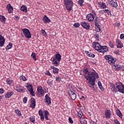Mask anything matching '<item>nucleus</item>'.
Returning a JSON list of instances; mask_svg holds the SVG:
<instances>
[{"label": "nucleus", "instance_id": "1", "mask_svg": "<svg viewBox=\"0 0 124 124\" xmlns=\"http://www.w3.org/2000/svg\"><path fill=\"white\" fill-rule=\"evenodd\" d=\"M84 72V76L86 80H88V83H89L90 88H92L93 91L95 89H94V85H95V79H98L99 78L98 74L94 70L93 72H89V69L88 68L84 69L83 70Z\"/></svg>", "mask_w": 124, "mask_h": 124}, {"label": "nucleus", "instance_id": "2", "mask_svg": "<svg viewBox=\"0 0 124 124\" xmlns=\"http://www.w3.org/2000/svg\"><path fill=\"white\" fill-rule=\"evenodd\" d=\"M110 89L112 93H116L117 92L121 93H124V85L122 82H116L113 84L112 82L109 83Z\"/></svg>", "mask_w": 124, "mask_h": 124}, {"label": "nucleus", "instance_id": "3", "mask_svg": "<svg viewBox=\"0 0 124 124\" xmlns=\"http://www.w3.org/2000/svg\"><path fill=\"white\" fill-rule=\"evenodd\" d=\"M93 47L99 53H106L108 52V47L106 46H101L98 43L93 42Z\"/></svg>", "mask_w": 124, "mask_h": 124}, {"label": "nucleus", "instance_id": "4", "mask_svg": "<svg viewBox=\"0 0 124 124\" xmlns=\"http://www.w3.org/2000/svg\"><path fill=\"white\" fill-rule=\"evenodd\" d=\"M44 113V114H43V110L42 109H40L38 111V115L40 116V118L41 121L42 122H44L45 118L46 121H49V117H48V116H49V112L46 110H45Z\"/></svg>", "mask_w": 124, "mask_h": 124}, {"label": "nucleus", "instance_id": "5", "mask_svg": "<svg viewBox=\"0 0 124 124\" xmlns=\"http://www.w3.org/2000/svg\"><path fill=\"white\" fill-rule=\"evenodd\" d=\"M63 3L67 11L70 12L74 5L73 1L72 0H63Z\"/></svg>", "mask_w": 124, "mask_h": 124}, {"label": "nucleus", "instance_id": "6", "mask_svg": "<svg viewBox=\"0 0 124 124\" xmlns=\"http://www.w3.org/2000/svg\"><path fill=\"white\" fill-rule=\"evenodd\" d=\"M105 58L107 61H108V62L109 64H114L116 62V61H117L116 58L109 55H105Z\"/></svg>", "mask_w": 124, "mask_h": 124}, {"label": "nucleus", "instance_id": "7", "mask_svg": "<svg viewBox=\"0 0 124 124\" xmlns=\"http://www.w3.org/2000/svg\"><path fill=\"white\" fill-rule=\"evenodd\" d=\"M22 31L23 32V34L25 37L27 38H31V32L30 30L28 29H22Z\"/></svg>", "mask_w": 124, "mask_h": 124}, {"label": "nucleus", "instance_id": "8", "mask_svg": "<svg viewBox=\"0 0 124 124\" xmlns=\"http://www.w3.org/2000/svg\"><path fill=\"white\" fill-rule=\"evenodd\" d=\"M113 69L117 71H124V67L122 65L114 64L112 65Z\"/></svg>", "mask_w": 124, "mask_h": 124}, {"label": "nucleus", "instance_id": "9", "mask_svg": "<svg viewBox=\"0 0 124 124\" xmlns=\"http://www.w3.org/2000/svg\"><path fill=\"white\" fill-rule=\"evenodd\" d=\"M26 88H27L28 91H29V92H30V94L32 96H35V95L34 94V92H33V88H32V84L29 85L28 86H26Z\"/></svg>", "mask_w": 124, "mask_h": 124}, {"label": "nucleus", "instance_id": "10", "mask_svg": "<svg viewBox=\"0 0 124 124\" xmlns=\"http://www.w3.org/2000/svg\"><path fill=\"white\" fill-rule=\"evenodd\" d=\"M69 96L71 97L72 100H75L77 97V95L74 92L71 90L68 91Z\"/></svg>", "mask_w": 124, "mask_h": 124}, {"label": "nucleus", "instance_id": "11", "mask_svg": "<svg viewBox=\"0 0 124 124\" xmlns=\"http://www.w3.org/2000/svg\"><path fill=\"white\" fill-rule=\"evenodd\" d=\"M111 116H112L111 110H110V109H106L105 111V117L106 119H110L111 118Z\"/></svg>", "mask_w": 124, "mask_h": 124}, {"label": "nucleus", "instance_id": "12", "mask_svg": "<svg viewBox=\"0 0 124 124\" xmlns=\"http://www.w3.org/2000/svg\"><path fill=\"white\" fill-rule=\"evenodd\" d=\"M80 24L81 26H82L84 29H85L86 30H90V26L89 23L86 21H83L81 22Z\"/></svg>", "mask_w": 124, "mask_h": 124}, {"label": "nucleus", "instance_id": "13", "mask_svg": "<svg viewBox=\"0 0 124 124\" xmlns=\"http://www.w3.org/2000/svg\"><path fill=\"white\" fill-rule=\"evenodd\" d=\"M36 105V102H35V99L33 97L31 98V105L30 107L32 109L35 108V106Z\"/></svg>", "mask_w": 124, "mask_h": 124}, {"label": "nucleus", "instance_id": "14", "mask_svg": "<svg viewBox=\"0 0 124 124\" xmlns=\"http://www.w3.org/2000/svg\"><path fill=\"white\" fill-rule=\"evenodd\" d=\"M45 100V102L46 103H47V105H50L52 102H51V98L50 97H49V96L48 95V94H46L45 95V98L44 99Z\"/></svg>", "mask_w": 124, "mask_h": 124}, {"label": "nucleus", "instance_id": "15", "mask_svg": "<svg viewBox=\"0 0 124 124\" xmlns=\"http://www.w3.org/2000/svg\"><path fill=\"white\" fill-rule=\"evenodd\" d=\"M109 3L111 4L112 7H118V2H117V0H109Z\"/></svg>", "mask_w": 124, "mask_h": 124}, {"label": "nucleus", "instance_id": "16", "mask_svg": "<svg viewBox=\"0 0 124 124\" xmlns=\"http://www.w3.org/2000/svg\"><path fill=\"white\" fill-rule=\"evenodd\" d=\"M86 18L88 20L89 22H93V20H94V17L91 13L87 15Z\"/></svg>", "mask_w": 124, "mask_h": 124}, {"label": "nucleus", "instance_id": "17", "mask_svg": "<svg viewBox=\"0 0 124 124\" xmlns=\"http://www.w3.org/2000/svg\"><path fill=\"white\" fill-rule=\"evenodd\" d=\"M16 91L17 92V93H22L24 91V87L20 85H17L16 87Z\"/></svg>", "mask_w": 124, "mask_h": 124}, {"label": "nucleus", "instance_id": "18", "mask_svg": "<svg viewBox=\"0 0 124 124\" xmlns=\"http://www.w3.org/2000/svg\"><path fill=\"white\" fill-rule=\"evenodd\" d=\"M43 21L44 24H49L51 22V19L48 18V16L46 15H45L43 18Z\"/></svg>", "mask_w": 124, "mask_h": 124}, {"label": "nucleus", "instance_id": "19", "mask_svg": "<svg viewBox=\"0 0 124 124\" xmlns=\"http://www.w3.org/2000/svg\"><path fill=\"white\" fill-rule=\"evenodd\" d=\"M6 9L8 10V13L9 14H11V13H13V7L11 6V4H8L7 5Z\"/></svg>", "mask_w": 124, "mask_h": 124}, {"label": "nucleus", "instance_id": "20", "mask_svg": "<svg viewBox=\"0 0 124 124\" xmlns=\"http://www.w3.org/2000/svg\"><path fill=\"white\" fill-rule=\"evenodd\" d=\"M116 44L117 48H119V49H122L124 47V44L119 39L116 40Z\"/></svg>", "mask_w": 124, "mask_h": 124}, {"label": "nucleus", "instance_id": "21", "mask_svg": "<svg viewBox=\"0 0 124 124\" xmlns=\"http://www.w3.org/2000/svg\"><path fill=\"white\" fill-rule=\"evenodd\" d=\"M99 7L101 9H106V8L107 7V5H106V3L104 2H99L98 3Z\"/></svg>", "mask_w": 124, "mask_h": 124}, {"label": "nucleus", "instance_id": "22", "mask_svg": "<svg viewBox=\"0 0 124 124\" xmlns=\"http://www.w3.org/2000/svg\"><path fill=\"white\" fill-rule=\"evenodd\" d=\"M4 42H5L4 37L0 35V47H3L4 46Z\"/></svg>", "mask_w": 124, "mask_h": 124}, {"label": "nucleus", "instance_id": "23", "mask_svg": "<svg viewBox=\"0 0 124 124\" xmlns=\"http://www.w3.org/2000/svg\"><path fill=\"white\" fill-rule=\"evenodd\" d=\"M13 94H14V92L12 91L7 92L5 96L6 98H10Z\"/></svg>", "mask_w": 124, "mask_h": 124}, {"label": "nucleus", "instance_id": "24", "mask_svg": "<svg viewBox=\"0 0 124 124\" xmlns=\"http://www.w3.org/2000/svg\"><path fill=\"white\" fill-rule=\"evenodd\" d=\"M37 92L40 93V94H41L42 95H44V90H43V88H42V87H38L37 89Z\"/></svg>", "mask_w": 124, "mask_h": 124}, {"label": "nucleus", "instance_id": "25", "mask_svg": "<svg viewBox=\"0 0 124 124\" xmlns=\"http://www.w3.org/2000/svg\"><path fill=\"white\" fill-rule=\"evenodd\" d=\"M50 68L51 69H53V72L54 74H58L59 73V71L60 70L58 68L54 66H51Z\"/></svg>", "mask_w": 124, "mask_h": 124}, {"label": "nucleus", "instance_id": "26", "mask_svg": "<svg viewBox=\"0 0 124 124\" xmlns=\"http://www.w3.org/2000/svg\"><path fill=\"white\" fill-rule=\"evenodd\" d=\"M54 59L57 60L59 62H61L62 60V55H61L60 53L56 54H55V58H54Z\"/></svg>", "mask_w": 124, "mask_h": 124}, {"label": "nucleus", "instance_id": "27", "mask_svg": "<svg viewBox=\"0 0 124 124\" xmlns=\"http://www.w3.org/2000/svg\"><path fill=\"white\" fill-rule=\"evenodd\" d=\"M85 54L87 55V57H89V58H94L95 55L89 51H85Z\"/></svg>", "mask_w": 124, "mask_h": 124}, {"label": "nucleus", "instance_id": "28", "mask_svg": "<svg viewBox=\"0 0 124 124\" xmlns=\"http://www.w3.org/2000/svg\"><path fill=\"white\" fill-rule=\"evenodd\" d=\"M116 114L119 117V118H123V114L121 112V110L119 108H117L116 110Z\"/></svg>", "mask_w": 124, "mask_h": 124}, {"label": "nucleus", "instance_id": "29", "mask_svg": "<svg viewBox=\"0 0 124 124\" xmlns=\"http://www.w3.org/2000/svg\"><path fill=\"white\" fill-rule=\"evenodd\" d=\"M0 21L2 24H5V21H6V18L4 17L3 15H0Z\"/></svg>", "mask_w": 124, "mask_h": 124}, {"label": "nucleus", "instance_id": "30", "mask_svg": "<svg viewBox=\"0 0 124 124\" xmlns=\"http://www.w3.org/2000/svg\"><path fill=\"white\" fill-rule=\"evenodd\" d=\"M20 10L25 13H27V12H28L27 8L25 5H23L21 7Z\"/></svg>", "mask_w": 124, "mask_h": 124}, {"label": "nucleus", "instance_id": "31", "mask_svg": "<svg viewBox=\"0 0 124 124\" xmlns=\"http://www.w3.org/2000/svg\"><path fill=\"white\" fill-rule=\"evenodd\" d=\"M6 82L9 86H12L13 85V82L12 81V80L10 79V78H7Z\"/></svg>", "mask_w": 124, "mask_h": 124}, {"label": "nucleus", "instance_id": "32", "mask_svg": "<svg viewBox=\"0 0 124 124\" xmlns=\"http://www.w3.org/2000/svg\"><path fill=\"white\" fill-rule=\"evenodd\" d=\"M59 61L58 60L55 59V58H53V61H52V64L54 66H58L59 65Z\"/></svg>", "mask_w": 124, "mask_h": 124}, {"label": "nucleus", "instance_id": "33", "mask_svg": "<svg viewBox=\"0 0 124 124\" xmlns=\"http://www.w3.org/2000/svg\"><path fill=\"white\" fill-rule=\"evenodd\" d=\"M98 87L99 88L100 90L102 92H103L104 91V88H103V86H102V84H101V82L98 81Z\"/></svg>", "mask_w": 124, "mask_h": 124}, {"label": "nucleus", "instance_id": "34", "mask_svg": "<svg viewBox=\"0 0 124 124\" xmlns=\"http://www.w3.org/2000/svg\"><path fill=\"white\" fill-rule=\"evenodd\" d=\"M101 12H104L105 13L107 14L108 16L111 15V11L108 9L102 10Z\"/></svg>", "mask_w": 124, "mask_h": 124}, {"label": "nucleus", "instance_id": "35", "mask_svg": "<svg viewBox=\"0 0 124 124\" xmlns=\"http://www.w3.org/2000/svg\"><path fill=\"white\" fill-rule=\"evenodd\" d=\"M53 82H54L53 80L48 79L47 81V84L48 85V86H50V87H52L53 84H54Z\"/></svg>", "mask_w": 124, "mask_h": 124}, {"label": "nucleus", "instance_id": "36", "mask_svg": "<svg viewBox=\"0 0 124 124\" xmlns=\"http://www.w3.org/2000/svg\"><path fill=\"white\" fill-rule=\"evenodd\" d=\"M31 58H32V60H33L35 62L37 60L36 59V55L35 53L32 52L31 56Z\"/></svg>", "mask_w": 124, "mask_h": 124}, {"label": "nucleus", "instance_id": "37", "mask_svg": "<svg viewBox=\"0 0 124 124\" xmlns=\"http://www.w3.org/2000/svg\"><path fill=\"white\" fill-rule=\"evenodd\" d=\"M78 4L80 5V6L83 7L84 6V0H78Z\"/></svg>", "mask_w": 124, "mask_h": 124}, {"label": "nucleus", "instance_id": "38", "mask_svg": "<svg viewBox=\"0 0 124 124\" xmlns=\"http://www.w3.org/2000/svg\"><path fill=\"white\" fill-rule=\"evenodd\" d=\"M12 43H10L9 44L7 45V46H6L5 48L6 50H9V49H11L12 48Z\"/></svg>", "mask_w": 124, "mask_h": 124}, {"label": "nucleus", "instance_id": "39", "mask_svg": "<svg viewBox=\"0 0 124 124\" xmlns=\"http://www.w3.org/2000/svg\"><path fill=\"white\" fill-rule=\"evenodd\" d=\"M20 80H22V81H27V78L24 75H21L19 77Z\"/></svg>", "mask_w": 124, "mask_h": 124}, {"label": "nucleus", "instance_id": "40", "mask_svg": "<svg viewBox=\"0 0 124 124\" xmlns=\"http://www.w3.org/2000/svg\"><path fill=\"white\" fill-rule=\"evenodd\" d=\"M15 112L17 116H22V113L21 112V111H20L19 109H16Z\"/></svg>", "mask_w": 124, "mask_h": 124}, {"label": "nucleus", "instance_id": "41", "mask_svg": "<svg viewBox=\"0 0 124 124\" xmlns=\"http://www.w3.org/2000/svg\"><path fill=\"white\" fill-rule=\"evenodd\" d=\"M30 120L32 123L33 124H35V118L33 116H31L30 118Z\"/></svg>", "mask_w": 124, "mask_h": 124}, {"label": "nucleus", "instance_id": "42", "mask_svg": "<svg viewBox=\"0 0 124 124\" xmlns=\"http://www.w3.org/2000/svg\"><path fill=\"white\" fill-rule=\"evenodd\" d=\"M79 122L81 124H85V123H86V119L83 118H81L79 119Z\"/></svg>", "mask_w": 124, "mask_h": 124}, {"label": "nucleus", "instance_id": "43", "mask_svg": "<svg viewBox=\"0 0 124 124\" xmlns=\"http://www.w3.org/2000/svg\"><path fill=\"white\" fill-rule=\"evenodd\" d=\"M55 81H56V82H57V83H59V82H61V81H62V78H61V77H60L59 76H57L55 78Z\"/></svg>", "mask_w": 124, "mask_h": 124}, {"label": "nucleus", "instance_id": "44", "mask_svg": "<svg viewBox=\"0 0 124 124\" xmlns=\"http://www.w3.org/2000/svg\"><path fill=\"white\" fill-rule=\"evenodd\" d=\"M94 37L96 41H99V35H98V34H95L94 35Z\"/></svg>", "mask_w": 124, "mask_h": 124}, {"label": "nucleus", "instance_id": "45", "mask_svg": "<svg viewBox=\"0 0 124 124\" xmlns=\"http://www.w3.org/2000/svg\"><path fill=\"white\" fill-rule=\"evenodd\" d=\"M78 116L79 117V118H82V117H83V112H82V111L78 112Z\"/></svg>", "mask_w": 124, "mask_h": 124}, {"label": "nucleus", "instance_id": "46", "mask_svg": "<svg viewBox=\"0 0 124 124\" xmlns=\"http://www.w3.org/2000/svg\"><path fill=\"white\" fill-rule=\"evenodd\" d=\"M45 74L47 75V76H50V77H52V74H50V72L49 71H46L45 72Z\"/></svg>", "mask_w": 124, "mask_h": 124}, {"label": "nucleus", "instance_id": "47", "mask_svg": "<svg viewBox=\"0 0 124 124\" xmlns=\"http://www.w3.org/2000/svg\"><path fill=\"white\" fill-rule=\"evenodd\" d=\"M27 101H28V97H24L23 99V103H24V104H25V103H27Z\"/></svg>", "mask_w": 124, "mask_h": 124}, {"label": "nucleus", "instance_id": "48", "mask_svg": "<svg viewBox=\"0 0 124 124\" xmlns=\"http://www.w3.org/2000/svg\"><path fill=\"white\" fill-rule=\"evenodd\" d=\"M41 32L42 34H43V35H44L45 36H47V33H46V31H45V30L42 29L41 30Z\"/></svg>", "mask_w": 124, "mask_h": 124}, {"label": "nucleus", "instance_id": "49", "mask_svg": "<svg viewBox=\"0 0 124 124\" xmlns=\"http://www.w3.org/2000/svg\"><path fill=\"white\" fill-rule=\"evenodd\" d=\"M73 26L74 28H79V27H80V24L78 23H76L74 24Z\"/></svg>", "mask_w": 124, "mask_h": 124}, {"label": "nucleus", "instance_id": "50", "mask_svg": "<svg viewBox=\"0 0 124 124\" xmlns=\"http://www.w3.org/2000/svg\"><path fill=\"white\" fill-rule=\"evenodd\" d=\"M114 54H115V55H120V51L119 50V49L114 50L113 51Z\"/></svg>", "mask_w": 124, "mask_h": 124}, {"label": "nucleus", "instance_id": "51", "mask_svg": "<svg viewBox=\"0 0 124 124\" xmlns=\"http://www.w3.org/2000/svg\"><path fill=\"white\" fill-rule=\"evenodd\" d=\"M109 45L111 48H115V46H114V44H113V42H109Z\"/></svg>", "mask_w": 124, "mask_h": 124}, {"label": "nucleus", "instance_id": "52", "mask_svg": "<svg viewBox=\"0 0 124 124\" xmlns=\"http://www.w3.org/2000/svg\"><path fill=\"white\" fill-rule=\"evenodd\" d=\"M114 124H121V123H120L119 121H118V120L115 119L114 120Z\"/></svg>", "mask_w": 124, "mask_h": 124}, {"label": "nucleus", "instance_id": "53", "mask_svg": "<svg viewBox=\"0 0 124 124\" xmlns=\"http://www.w3.org/2000/svg\"><path fill=\"white\" fill-rule=\"evenodd\" d=\"M68 121L69 122L70 124H73V120H72V118L71 117H69L68 118Z\"/></svg>", "mask_w": 124, "mask_h": 124}, {"label": "nucleus", "instance_id": "54", "mask_svg": "<svg viewBox=\"0 0 124 124\" xmlns=\"http://www.w3.org/2000/svg\"><path fill=\"white\" fill-rule=\"evenodd\" d=\"M91 14H92L93 17H95V16H96V13L95 12H94V11H92Z\"/></svg>", "mask_w": 124, "mask_h": 124}, {"label": "nucleus", "instance_id": "55", "mask_svg": "<svg viewBox=\"0 0 124 124\" xmlns=\"http://www.w3.org/2000/svg\"><path fill=\"white\" fill-rule=\"evenodd\" d=\"M74 87V86L72 85H69V89H70V91H71V90H73Z\"/></svg>", "mask_w": 124, "mask_h": 124}, {"label": "nucleus", "instance_id": "56", "mask_svg": "<svg viewBox=\"0 0 124 124\" xmlns=\"http://www.w3.org/2000/svg\"><path fill=\"white\" fill-rule=\"evenodd\" d=\"M124 34L123 33V34H121L120 35V39H124Z\"/></svg>", "mask_w": 124, "mask_h": 124}, {"label": "nucleus", "instance_id": "57", "mask_svg": "<svg viewBox=\"0 0 124 124\" xmlns=\"http://www.w3.org/2000/svg\"><path fill=\"white\" fill-rule=\"evenodd\" d=\"M95 28H99V25H98V22L94 23Z\"/></svg>", "mask_w": 124, "mask_h": 124}, {"label": "nucleus", "instance_id": "58", "mask_svg": "<svg viewBox=\"0 0 124 124\" xmlns=\"http://www.w3.org/2000/svg\"><path fill=\"white\" fill-rule=\"evenodd\" d=\"M96 31L97 32H99L100 31V27H97L96 28Z\"/></svg>", "mask_w": 124, "mask_h": 124}, {"label": "nucleus", "instance_id": "59", "mask_svg": "<svg viewBox=\"0 0 124 124\" xmlns=\"http://www.w3.org/2000/svg\"><path fill=\"white\" fill-rule=\"evenodd\" d=\"M4 93V91L3 90V89L0 88V93Z\"/></svg>", "mask_w": 124, "mask_h": 124}, {"label": "nucleus", "instance_id": "60", "mask_svg": "<svg viewBox=\"0 0 124 124\" xmlns=\"http://www.w3.org/2000/svg\"><path fill=\"white\" fill-rule=\"evenodd\" d=\"M89 123L90 124H95V123L93 121L91 120V121H89Z\"/></svg>", "mask_w": 124, "mask_h": 124}, {"label": "nucleus", "instance_id": "61", "mask_svg": "<svg viewBox=\"0 0 124 124\" xmlns=\"http://www.w3.org/2000/svg\"><path fill=\"white\" fill-rule=\"evenodd\" d=\"M115 26H117V27H120V26H121V24H120V23H116L115 24Z\"/></svg>", "mask_w": 124, "mask_h": 124}, {"label": "nucleus", "instance_id": "62", "mask_svg": "<svg viewBox=\"0 0 124 124\" xmlns=\"http://www.w3.org/2000/svg\"><path fill=\"white\" fill-rule=\"evenodd\" d=\"M94 23H98V21H97V18H95L94 20Z\"/></svg>", "mask_w": 124, "mask_h": 124}, {"label": "nucleus", "instance_id": "63", "mask_svg": "<svg viewBox=\"0 0 124 124\" xmlns=\"http://www.w3.org/2000/svg\"><path fill=\"white\" fill-rule=\"evenodd\" d=\"M16 18L17 20L19 19V17L18 16H16Z\"/></svg>", "mask_w": 124, "mask_h": 124}, {"label": "nucleus", "instance_id": "64", "mask_svg": "<svg viewBox=\"0 0 124 124\" xmlns=\"http://www.w3.org/2000/svg\"><path fill=\"white\" fill-rule=\"evenodd\" d=\"M81 97H82V98H84V99L85 98V96H82Z\"/></svg>", "mask_w": 124, "mask_h": 124}]
</instances>
